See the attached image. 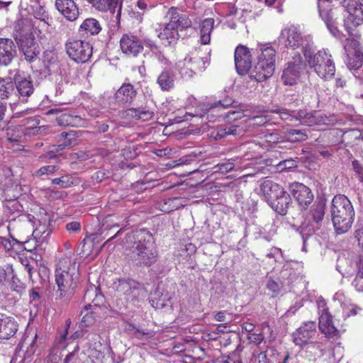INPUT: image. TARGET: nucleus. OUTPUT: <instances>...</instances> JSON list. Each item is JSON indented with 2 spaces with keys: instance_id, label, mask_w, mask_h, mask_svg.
Masks as SVG:
<instances>
[{
  "instance_id": "1",
  "label": "nucleus",
  "mask_w": 363,
  "mask_h": 363,
  "mask_svg": "<svg viewBox=\"0 0 363 363\" xmlns=\"http://www.w3.org/2000/svg\"><path fill=\"white\" fill-rule=\"evenodd\" d=\"M128 255L138 266H150L157 261V251L152 235L143 229L126 235L123 240Z\"/></svg>"
},
{
  "instance_id": "2",
  "label": "nucleus",
  "mask_w": 363,
  "mask_h": 363,
  "mask_svg": "<svg viewBox=\"0 0 363 363\" xmlns=\"http://www.w3.org/2000/svg\"><path fill=\"white\" fill-rule=\"evenodd\" d=\"M14 38L24 60L29 63L36 60L40 53V48L29 19L20 18L15 22Z\"/></svg>"
},
{
  "instance_id": "3",
  "label": "nucleus",
  "mask_w": 363,
  "mask_h": 363,
  "mask_svg": "<svg viewBox=\"0 0 363 363\" xmlns=\"http://www.w3.org/2000/svg\"><path fill=\"white\" fill-rule=\"evenodd\" d=\"M78 278L75 262L68 257L60 259L55 270V281L58 287L55 291L56 298L69 299L74 294Z\"/></svg>"
},
{
  "instance_id": "4",
  "label": "nucleus",
  "mask_w": 363,
  "mask_h": 363,
  "mask_svg": "<svg viewBox=\"0 0 363 363\" xmlns=\"http://www.w3.org/2000/svg\"><path fill=\"white\" fill-rule=\"evenodd\" d=\"M331 219L337 234L347 233L354 221V211L351 201L345 195L334 196L330 206Z\"/></svg>"
},
{
  "instance_id": "5",
  "label": "nucleus",
  "mask_w": 363,
  "mask_h": 363,
  "mask_svg": "<svg viewBox=\"0 0 363 363\" xmlns=\"http://www.w3.org/2000/svg\"><path fill=\"white\" fill-rule=\"evenodd\" d=\"M303 55L309 67L322 79L329 80L335 73V62L328 50H321L314 54L311 45L303 47Z\"/></svg>"
},
{
  "instance_id": "6",
  "label": "nucleus",
  "mask_w": 363,
  "mask_h": 363,
  "mask_svg": "<svg viewBox=\"0 0 363 363\" xmlns=\"http://www.w3.org/2000/svg\"><path fill=\"white\" fill-rule=\"evenodd\" d=\"M276 50L270 45L260 44L257 48V62L250 72V77L263 82L272 76L275 69Z\"/></svg>"
},
{
  "instance_id": "7",
  "label": "nucleus",
  "mask_w": 363,
  "mask_h": 363,
  "mask_svg": "<svg viewBox=\"0 0 363 363\" xmlns=\"http://www.w3.org/2000/svg\"><path fill=\"white\" fill-rule=\"evenodd\" d=\"M325 202L323 200L316 201L311 207L307 217L301 223L298 230L302 235L303 242L320 228L325 216Z\"/></svg>"
},
{
  "instance_id": "8",
  "label": "nucleus",
  "mask_w": 363,
  "mask_h": 363,
  "mask_svg": "<svg viewBox=\"0 0 363 363\" xmlns=\"http://www.w3.org/2000/svg\"><path fill=\"white\" fill-rule=\"evenodd\" d=\"M112 288L116 291L120 300L126 304L133 305L145 296V291L141 285L133 279H118L113 283Z\"/></svg>"
},
{
  "instance_id": "9",
  "label": "nucleus",
  "mask_w": 363,
  "mask_h": 363,
  "mask_svg": "<svg viewBox=\"0 0 363 363\" xmlns=\"http://www.w3.org/2000/svg\"><path fill=\"white\" fill-rule=\"evenodd\" d=\"M94 296L91 303L86 305L81 311L82 323L83 327H89L94 324L96 320V314L100 309V305L104 303V297L98 294L96 288L91 289L86 291L84 295L85 299H90Z\"/></svg>"
},
{
  "instance_id": "10",
  "label": "nucleus",
  "mask_w": 363,
  "mask_h": 363,
  "mask_svg": "<svg viewBox=\"0 0 363 363\" xmlns=\"http://www.w3.org/2000/svg\"><path fill=\"white\" fill-rule=\"evenodd\" d=\"M69 57L77 63L87 62L92 55V46L88 42L72 40L65 45Z\"/></svg>"
},
{
  "instance_id": "11",
  "label": "nucleus",
  "mask_w": 363,
  "mask_h": 363,
  "mask_svg": "<svg viewBox=\"0 0 363 363\" xmlns=\"http://www.w3.org/2000/svg\"><path fill=\"white\" fill-rule=\"evenodd\" d=\"M14 84L18 99L22 102H27L34 92L35 88L31 78L24 72L18 70L13 77Z\"/></svg>"
},
{
  "instance_id": "12",
  "label": "nucleus",
  "mask_w": 363,
  "mask_h": 363,
  "mask_svg": "<svg viewBox=\"0 0 363 363\" xmlns=\"http://www.w3.org/2000/svg\"><path fill=\"white\" fill-rule=\"evenodd\" d=\"M325 305L324 301H320L318 303L320 309L319 329L326 337L337 338L340 336L339 330L333 325L332 315Z\"/></svg>"
},
{
  "instance_id": "13",
  "label": "nucleus",
  "mask_w": 363,
  "mask_h": 363,
  "mask_svg": "<svg viewBox=\"0 0 363 363\" xmlns=\"http://www.w3.org/2000/svg\"><path fill=\"white\" fill-rule=\"evenodd\" d=\"M305 64L298 55L294 57L293 61L288 63L283 70L281 79L286 85H294L300 77L301 72L304 69Z\"/></svg>"
},
{
  "instance_id": "14",
  "label": "nucleus",
  "mask_w": 363,
  "mask_h": 363,
  "mask_svg": "<svg viewBox=\"0 0 363 363\" xmlns=\"http://www.w3.org/2000/svg\"><path fill=\"white\" fill-rule=\"evenodd\" d=\"M234 58L238 73L240 75L246 74L252 67V55L249 48L242 45H238L235 50Z\"/></svg>"
},
{
  "instance_id": "15",
  "label": "nucleus",
  "mask_w": 363,
  "mask_h": 363,
  "mask_svg": "<svg viewBox=\"0 0 363 363\" xmlns=\"http://www.w3.org/2000/svg\"><path fill=\"white\" fill-rule=\"evenodd\" d=\"M316 333L315 322H306L293 333V341L296 345L302 347L310 342Z\"/></svg>"
},
{
  "instance_id": "16",
  "label": "nucleus",
  "mask_w": 363,
  "mask_h": 363,
  "mask_svg": "<svg viewBox=\"0 0 363 363\" xmlns=\"http://www.w3.org/2000/svg\"><path fill=\"white\" fill-rule=\"evenodd\" d=\"M289 191L298 205L303 209L307 208L313 200V194L311 189L301 183L291 184L289 186Z\"/></svg>"
},
{
  "instance_id": "17",
  "label": "nucleus",
  "mask_w": 363,
  "mask_h": 363,
  "mask_svg": "<svg viewBox=\"0 0 363 363\" xmlns=\"http://www.w3.org/2000/svg\"><path fill=\"white\" fill-rule=\"evenodd\" d=\"M122 52L132 57L137 56L143 50V42L135 35L128 33L124 34L120 40Z\"/></svg>"
},
{
  "instance_id": "18",
  "label": "nucleus",
  "mask_w": 363,
  "mask_h": 363,
  "mask_svg": "<svg viewBox=\"0 0 363 363\" xmlns=\"http://www.w3.org/2000/svg\"><path fill=\"white\" fill-rule=\"evenodd\" d=\"M279 40L286 47L296 49L302 45L303 36L296 27L291 26L281 30Z\"/></svg>"
},
{
  "instance_id": "19",
  "label": "nucleus",
  "mask_w": 363,
  "mask_h": 363,
  "mask_svg": "<svg viewBox=\"0 0 363 363\" xmlns=\"http://www.w3.org/2000/svg\"><path fill=\"white\" fill-rule=\"evenodd\" d=\"M137 89L130 83H123L115 92L113 99L115 104L123 106L130 104L137 96Z\"/></svg>"
},
{
  "instance_id": "20",
  "label": "nucleus",
  "mask_w": 363,
  "mask_h": 363,
  "mask_svg": "<svg viewBox=\"0 0 363 363\" xmlns=\"http://www.w3.org/2000/svg\"><path fill=\"white\" fill-rule=\"evenodd\" d=\"M298 121L301 124L308 126L329 125L331 120L319 111L305 113L303 111H299Z\"/></svg>"
},
{
  "instance_id": "21",
  "label": "nucleus",
  "mask_w": 363,
  "mask_h": 363,
  "mask_svg": "<svg viewBox=\"0 0 363 363\" xmlns=\"http://www.w3.org/2000/svg\"><path fill=\"white\" fill-rule=\"evenodd\" d=\"M56 9L69 21H76L79 15V9L73 0H55Z\"/></svg>"
},
{
  "instance_id": "22",
  "label": "nucleus",
  "mask_w": 363,
  "mask_h": 363,
  "mask_svg": "<svg viewBox=\"0 0 363 363\" xmlns=\"http://www.w3.org/2000/svg\"><path fill=\"white\" fill-rule=\"evenodd\" d=\"M185 59L196 73L204 71L209 65L208 54L200 50L191 52Z\"/></svg>"
},
{
  "instance_id": "23",
  "label": "nucleus",
  "mask_w": 363,
  "mask_h": 363,
  "mask_svg": "<svg viewBox=\"0 0 363 363\" xmlns=\"http://www.w3.org/2000/svg\"><path fill=\"white\" fill-rule=\"evenodd\" d=\"M16 55L13 41L9 38H0V65H9Z\"/></svg>"
},
{
  "instance_id": "24",
  "label": "nucleus",
  "mask_w": 363,
  "mask_h": 363,
  "mask_svg": "<svg viewBox=\"0 0 363 363\" xmlns=\"http://www.w3.org/2000/svg\"><path fill=\"white\" fill-rule=\"evenodd\" d=\"M284 188L271 180H264L260 184V191L269 205L282 194Z\"/></svg>"
},
{
  "instance_id": "25",
  "label": "nucleus",
  "mask_w": 363,
  "mask_h": 363,
  "mask_svg": "<svg viewBox=\"0 0 363 363\" xmlns=\"http://www.w3.org/2000/svg\"><path fill=\"white\" fill-rule=\"evenodd\" d=\"M347 43L344 45L347 52V65L350 69H357L363 65V53L357 50H350L348 48L350 43L356 44V41L350 38L346 39Z\"/></svg>"
},
{
  "instance_id": "26",
  "label": "nucleus",
  "mask_w": 363,
  "mask_h": 363,
  "mask_svg": "<svg viewBox=\"0 0 363 363\" xmlns=\"http://www.w3.org/2000/svg\"><path fill=\"white\" fill-rule=\"evenodd\" d=\"M232 104L233 101L231 99H226L223 101H219L213 104H206L203 106V113H196L194 116L200 118L206 117L208 121H213V120L211 118V116H213L214 112L218 113L220 110L228 108Z\"/></svg>"
},
{
  "instance_id": "27",
  "label": "nucleus",
  "mask_w": 363,
  "mask_h": 363,
  "mask_svg": "<svg viewBox=\"0 0 363 363\" xmlns=\"http://www.w3.org/2000/svg\"><path fill=\"white\" fill-rule=\"evenodd\" d=\"M158 38L162 41L165 45L175 44L179 40V35L177 26H174V21L169 20L162 31L158 34Z\"/></svg>"
},
{
  "instance_id": "28",
  "label": "nucleus",
  "mask_w": 363,
  "mask_h": 363,
  "mask_svg": "<svg viewBox=\"0 0 363 363\" xmlns=\"http://www.w3.org/2000/svg\"><path fill=\"white\" fill-rule=\"evenodd\" d=\"M18 330V324L15 320L2 315L0 317V339L8 340L13 337Z\"/></svg>"
},
{
  "instance_id": "29",
  "label": "nucleus",
  "mask_w": 363,
  "mask_h": 363,
  "mask_svg": "<svg viewBox=\"0 0 363 363\" xmlns=\"http://www.w3.org/2000/svg\"><path fill=\"white\" fill-rule=\"evenodd\" d=\"M101 12L110 11L113 14L116 11V19H119L121 14L122 3L120 0H96L92 6Z\"/></svg>"
},
{
  "instance_id": "30",
  "label": "nucleus",
  "mask_w": 363,
  "mask_h": 363,
  "mask_svg": "<svg viewBox=\"0 0 363 363\" xmlns=\"http://www.w3.org/2000/svg\"><path fill=\"white\" fill-rule=\"evenodd\" d=\"M319 14L331 35L339 40H343L345 35L339 30L337 23L336 20L333 18L330 12L320 10Z\"/></svg>"
},
{
  "instance_id": "31",
  "label": "nucleus",
  "mask_w": 363,
  "mask_h": 363,
  "mask_svg": "<svg viewBox=\"0 0 363 363\" xmlns=\"http://www.w3.org/2000/svg\"><path fill=\"white\" fill-rule=\"evenodd\" d=\"M291 198L289 194H287L284 189L282 194L279 195L277 198L274 199L269 206L277 213L281 215H285L287 212Z\"/></svg>"
},
{
  "instance_id": "32",
  "label": "nucleus",
  "mask_w": 363,
  "mask_h": 363,
  "mask_svg": "<svg viewBox=\"0 0 363 363\" xmlns=\"http://www.w3.org/2000/svg\"><path fill=\"white\" fill-rule=\"evenodd\" d=\"M45 114L48 116L56 115V121L61 126L72 125L77 118V116L74 117L67 112H63L60 108H50L46 111Z\"/></svg>"
},
{
  "instance_id": "33",
  "label": "nucleus",
  "mask_w": 363,
  "mask_h": 363,
  "mask_svg": "<svg viewBox=\"0 0 363 363\" xmlns=\"http://www.w3.org/2000/svg\"><path fill=\"white\" fill-rule=\"evenodd\" d=\"M157 84L164 91H168L174 87V78L169 69L165 68L161 72L157 77Z\"/></svg>"
},
{
  "instance_id": "34",
  "label": "nucleus",
  "mask_w": 363,
  "mask_h": 363,
  "mask_svg": "<svg viewBox=\"0 0 363 363\" xmlns=\"http://www.w3.org/2000/svg\"><path fill=\"white\" fill-rule=\"evenodd\" d=\"M214 19L207 18L203 19L200 24V39L203 45H207L211 42V33L214 27Z\"/></svg>"
},
{
  "instance_id": "35",
  "label": "nucleus",
  "mask_w": 363,
  "mask_h": 363,
  "mask_svg": "<svg viewBox=\"0 0 363 363\" xmlns=\"http://www.w3.org/2000/svg\"><path fill=\"white\" fill-rule=\"evenodd\" d=\"M101 30V26L99 21L94 18L85 19L79 27V31L86 35H97Z\"/></svg>"
},
{
  "instance_id": "36",
  "label": "nucleus",
  "mask_w": 363,
  "mask_h": 363,
  "mask_svg": "<svg viewBox=\"0 0 363 363\" xmlns=\"http://www.w3.org/2000/svg\"><path fill=\"white\" fill-rule=\"evenodd\" d=\"M168 14L170 16V20L174 21V26H177L178 30H183L191 26V21L186 15H180L176 9L172 8L169 9Z\"/></svg>"
},
{
  "instance_id": "37",
  "label": "nucleus",
  "mask_w": 363,
  "mask_h": 363,
  "mask_svg": "<svg viewBox=\"0 0 363 363\" xmlns=\"http://www.w3.org/2000/svg\"><path fill=\"white\" fill-rule=\"evenodd\" d=\"M86 355L84 352L80 351L79 345H76L74 350L67 354L63 361L64 363H85Z\"/></svg>"
},
{
  "instance_id": "38",
  "label": "nucleus",
  "mask_w": 363,
  "mask_h": 363,
  "mask_svg": "<svg viewBox=\"0 0 363 363\" xmlns=\"http://www.w3.org/2000/svg\"><path fill=\"white\" fill-rule=\"evenodd\" d=\"M79 133L75 130L62 132L59 135V142H64L68 148L79 144Z\"/></svg>"
},
{
  "instance_id": "39",
  "label": "nucleus",
  "mask_w": 363,
  "mask_h": 363,
  "mask_svg": "<svg viewBox=\"0 0 363 363\" xmlns=\"http://www.w3.org/2000/svg\"><path fill=\"white\" fill-rule=\"evenodd\" d=\"M307 138V133L304 130L289 129L284 133V138L291 143L303 141Z\"/></svg>"
},
{
  "instance_id": "40",
  "label": "nucleus",
  "mask_w": 363,
  "mask_h": 363,
  "mask_svg": "<svg viewBox=\"0 0 363 363\" xmlns=\"http://www.w3.org/2000/svg\"><path fill=\"white\" fill-rule=\"evenodd\" d=\"M272 113H278L284 121H298L299 111H291L286 108H277L272 111Z\"/></svg>"
},
{
  "instance_id": "41",
  "label": "nucleus",
  "mask_w": 363,
  "mask_h": 363,
  "mask_svg": "<svg viewBox=\"0 0 363 363\" xmlns=\"http://www.w3.org/2000/svg\"><path fill=\"white\" fill-rule=\"evenodd\" d=\"M177 67L181 77L183 78L190 79L195 74H196L195 71L193 70L189 64L186 62V59H184L183 61H179L177 64Z\"/></svg>"
},
{
  "instance_id": "42",
  "label": "nucleus",
  "mask_w": 363,
  "mask_h": 363,
  "mask_svg": "<svg viewBox=\"0 0 363 363\" xmlns=\"http://www.w3.org/2000/svg\"><path fill=\"white\" fill-rule=\"evenodd\" d=\"M9 79L0 78V97L7 99L13 91V84Z\"/></svg>"
},
{
  "instance_id": "43",
  "label": "nucleus",
  "mask_w": 363,
  "mask_h": 363,
  "mask_svg": "<svg viewBox=\"0 0 363 363\" xmlns=\"http://www.w3.org/2000/svg\"><path fill=\"white\" fill-rule=\"evenodd\" d=\"M53 184L59 185L61 188L66 189L74 185V179L70 175H64L52 180Z\"/></svg>"
},
{
  "instance_id": "44",
  "label": "nucleus",
  "mask_w": 363,
  "mask_h": 363,
  "mask_svg": "<svg viewBox=\"0 0 363 363\" xmlns=\"http://www.w3.org/2000/svg\"><path fill=\"white\" fill-rule=\"evenodd\" d=\"M266 287L272 291V296H277L283 288V284L279 280H274L272 278L267 279Z\"/></svg>"
},
{
  "instance_id": "45",
  "label": "nucleus",
  "mask_w": 363,
  "mask_h": 363,
  "mask_svg": "<svg viewBox=\"0 0 363 363\" xmlns=\"http://www.w3.org/2000/svg\"><path fill=\"white\" fill-rule=\"evenodd\" d=\"M34 17L36 20H39L42 22L44 26L48 27L49 26L48 21L50 18L45 7L39 6L34 11Z\"/></svg>"
},
{
  "instance_id": "46",
  "label": "nucleus",
  "mask_w": 363,
  "mask_h": 363,
  "mask_svg": "<svg viewBox=\"0 0 363 363\" xmlns=\"http://www.w3.org/2000/svg\"><path fill=\"white\" fill-rule=\"evenodd\" d=\"M58 169L59 167L57 165L43 166L35 172V176L41 177L43 175H51L54 174Z\"/></svg>"
},
{
  "instance_id": "47",
  "label": "nucleus",
  "mask_w": 363,
  "mask_h": 363,
  "mask_svg": "<svg viewBox=\"0 0 363 363\" xmlns=\"http://www.w3.org/2000/svg\"><path fill=\"white\" fill-rule=\"evenodd\" d=\"M235 165L234 163L230 160H227L224 162L218 164L215 169L216 172H219L222 174H226L233 169Z\"/></svg>"
},
{
  "instance_id": "48",
  "label": "nucleus",
  "mask_w": 363,
  "mask_h": 363,
  "mask_svg": "<svg viewBox=\"0 0 363 363\" xmlns=\"http://www.w3.org/2000/svg\"><path fill=\"white\" fill-rule=\"evenodd\" d=\"M154 116V111L147 108H139V120L149 121Z\"/></svg>"
},
{
  "instance_id": "49",
  "label": "nucleus",
  "mask_w": 363,
  "mask_h": 363,
  "mask_svg": "<svg viewBox=\"0 0 363 363\" xmlns=\"http://www.w3.org/2000/svg\"><path fill=\"white\" fill-rule=\"evenodd\" d=\"M228 135L240 136L244 133L242 127L238 125H230L227 126Z\"/></svg>"
},
{
  "instance_id": "50",
  "label": "nucleus",
  "mask_w": 363,
  "mask_h": 363,
  "mask_svg": "<svg viewBox=\"0 0 363 363\" xmlns=\"http://www.w3.org/2000/svg\"><path fill=\"white\" fill-rule=\"evenodd\" d=\"M252 363H269L265 352H260L257 354H255L252 359Z\"/></svg>"
},
{
  "instance_id": "51",
  "label": "nucleus",
  "mask_w": 363,
  "mask_h": 363,
  "mask_svg": "<svg viewBox=\"0 0 363 363\" xmlns=\"http://www.w3.org/2000/svg\"><path fill=\"white\" fill-rule=\"evenodd\" d=\"M39 122L37 119L29 118L26 119L23 125L26 130L30 131V133L34 131L35 128L38 126Z\"/></svg>"
},
{
  "instance_id": "52",
  "label": "nucleus",
  "mask_w": 363,
  "mask_h": 363,
  "mask_svg": "<svg viewBox=\"0 0 363 363\" xmlns=\"http://www.w3.org/2000/svg\"><path fill=\"white\" fill-rule=\"evenodd\" d=\"M12 271L11 267L6 264L0 267V284H3L7 279L8 273Z\"/></svg>"
},
{
  "instance_id": "53",
  "label": "nucleus",
  "mask_w": 363,
  "mask_h": 363,
  "mask_svg": "<svg viewBox=\"0 0 363 363\" xmlns=\"http://www.w3.org/2000/svg\"><path fill=\"white\" fill-rule=\"evenodd\" d=\"M264 138L265 141L269 143H276L280 140V136L277 133H267Z\"/></svg>"
},
{
  "instance_id": "54",
  "label": "nucleus",
  "mask_w": 363,
  "mask_h": 363,
  "mask_svg": "<svg viewBox=\"0 0 363 363\" xmlns=\"http://www.w3.org/2000/svg\"><path fill=\"white\" fill-rule=\"evenodd\" d=\"M352 167L359 179L363 182V167L362 165L357 160H354L352 162Z\"/></svg>"
},
{
  "instance_id": "55",
  "label": "nucleus",
  "mask_w": 363,
  "mask_h": 363,
  "mask_svg": "<svg viewBox=\"0 0 363 363\" xmlns=\"http://www.w3.org/2000/svg\"><path fill=\"white\" fill-rule=\"evenodd\" d=\"M248 339L256 345H259L264 340V336L262 334L252 333L249 335Z\"/></svg>"
},
{
  "instance_id": "56",
  "label": "nucleus",
  "mask_w": 363,
  "mask_h": 363,
  "mask_svg": "<svg viewBox=\"0 0 363 363\" xmlns=\"http://www.w3.org/2000/svg\"><path fill=\"white\" fill-rule=\"evenodd\" d=\"M126 117L132 118L136 120H139V108H128L125 112Z\"/></svg>"
},
{
  "instance_id": "57",
  "label": "nucleus",
  "mask_w": 363,
  "mask_h": 363,
  "mask_svg": "<svg viewBox=\"0 0 363 363\" xmlns=\"http://www.w3.org/2000/svg\"><path fill=\"white\" fill-rule=\"evenodd\" d=\"M80 228L81 225L79 222H70L66 225V229L69 232H77Z\"/></svg>"
},
{
  "instance_id": "58",
  "label": "nucleus",
  "mask_w": 363,
  "mask_h": 363,
  "mask_svg": "<svg viewBox=\"0 0 363 363\" xmlns=\"http://www.w3.org/2000/svg\"><path fill=\"white\" fill-rule=\"evenodd\" d=\"M4 247L6 250H10L13 245L11 244V241L9 239L1 237V240H0V247Z\"/></svg>"
},
{
  "instance_id": "59",
  "label": "nucleus",
  "mask_w": 363,
  "mask_h": 363,
  "mask_svg": "<svg viewBox=\"0 0 363 363\" xmlns=\"http://www.w3.org/2000/svg\"><path fill=\"white\" fill-rule=\"evenodd\" d=\"M49 129V127L47 125H40L35 128L34 131L32 132L33 135H44L46 133L47 130Z\"/></svg>"
},
{
  "instance_id": "60",
  "label": "nucleus",
  "mask_w": 363,
  "mask_h": 363,
  "mask_svg": "<svg viewBox=\"0 0 363 363\" xmlns=\"http://www.w3.org/2000/svg\"><path fill=\"white\" fill-rule=\"evenodd\" d=\"M228 135L227 131V126L220 128L217 130L216 135L215 136V139H221L225 136Z\"/></svg>"
},
{
  "instance_id": "61",
  "label": "nucleus",
  "mask_w": 363,
  "mask_h": 363,
  "mask_svg": "<svg viewBox=\"0 0 363 363\" xmlns=\"http://www.w3.org/2000/svg\"><path fill=\"white\" fill-rule=\"evenodd\" d=\"M227 312L225 311H218L214 315V319L216 321L224 322L225 321V315Z\"/></svg>"
},
{
  "instance_id": "62",
  "label": "nucleus",
  "mask_w": 363,
  "mask_h": 363,
  "mask_svg": "<svg viewBox=\"0 0 363 363\" xmlns=\"http://www.w3.org/2000/svg\"><path fill=\"white\" fill-rule=\"evenodd\" d=\"M357 277L363 278V255L359 257V259L357 263Z\"/></svg>"
},
{
  "instance_id": "63",
  "label": "nucleus",
  "mask_w": 363,
  "mask_h": 363,
  "mask_svg": "<svg viewBox=\"0 0 363 363\" xmlns=\"http://www.w3.org/2000/svg\"><path fill=\"white\" fill-rule=\"evenodd\" d=\"M46 227L45 226H40L35 229L33 233V235L35 238H37L38 236H42L43 234L46 233Z\"/></svg>"
},
{
  "instance_id": "64",
  "label": "nucleus",
  "mask_w": 363,
  "mask_h": 363,
  "mask_svg": "<svg viewBox=\"0 0 363 363\" xmlns=\"http://www.w3.org/2000/svg\"><path fill=\"white\" fill-rule=\"evenodd\" d=\"M254 328H255V325L250 323L246 322L242 325V329L248 333L252 332L254 330Z\"/></svg>"
}]
</instances>
